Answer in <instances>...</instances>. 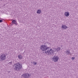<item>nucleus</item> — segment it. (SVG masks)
<instances>
[{
    "label": "nucleus",
    "instance_id": "f257e3e1",
    "mask_svg": "<svg viewBox=\"0 0 78 78\" xmlns=\"http://www.w3.org/2000/svg\"><path fill=\"white\" fill-rule=\"evenodd\" d=\"M51 47H47V46L42 45L40 48V50H41L42 51H45V53L46 55H51L52 54L54 51L53 50H52V49L51 48Z\"/></svg>",
    "mask_w": 78,
    "mask_h": 78
},
{
    "label": "nucleus",
    "instance_id": "f03ea898",
    "mask_svg": "<svg viewBox=\"0 0 78 78\" xmlns=\"http://www.w3.org/2000/svg\"><path fill=\"white\" fill-rule=\"evenodd\" d=\"M13 67L15 71H20L22 68V66L20 63H18L14 65Z\"/></svg>",
    "mask_w": 78,
    "mask_h": 78
},
{
    "label": "nucleus",
    "instance_id": "7ed1b4c3",
    "mask_svg": "<svg viewBox=\"0 0 78 78\" xmlns=\"http://www.w3.org/2000/svg\"><path fill=\"white\" fill-rule=\"evenodd\" d=\"M0 59L1 60V61H5L6 59V55L2 54L0 56Z\"/></svg>",
    "mask_w": 78,
    "mask_h": 78
},
{
    "label": "nucleus",
    "instance_id": "20e7f679",
    "mask_svg": "<svg viewBox=\"0 0 78 78\" xmlns=\"http://www.w3.org/2000/svg\"><path fill=\"white\" fill-rule=\"evenodd\" d=\"M59 59V57L57 56H56L55 55L53 58H52L53 60V61H54V62H57V61H58V59Z\"/></svg>",
    "mask_w": 78,
    "mask_h": 78
},
{
    "label": "nucleus",
    "instance_id": "39448f33",
    "mask_svg": "<svg viewBox=\"0 0 78 78\" xmlns=\"http://www.w3.org/2000/svg\"><path fill=\"white\" fill-rule=\"evenodd\" d=\"M22 76H23L25 78H28L30 77V74L28 73H26L24 74H23Z\"/></svg>",
    "mask_w": 78,
    "mask_h": 78
},
{
    "label": "nucleus",
    "instance_id": "423d86ee",
    "mask_svg": "<svg viewBox=\"0 0 78 78\" xmlns=\"http://www.w3.org/2000/svg\"><path fill=\"white\" fill-rule=\"evenodd\" d=\"M62 28L63 29V30H66L67 28H69L68 27H67L66 25H62Z\"/></svg>",
    "mask_w": 78,
    "mask_h": 78
},
{
    "label": "nucleus",
    "instance_id": "0eeeda50",
    "mask_svg": "<svg viewBox=\"0 0 78 78\" xmlns=\"http://www.w3.org/2000/svg\"><path fill=\"white\" fill-rule=\"evenodd\" d=\"M64 14L66 17H68V16H69V13L68 12H65Z\"/></svg>",
    "mask_w": 78,
    "mask_h": 78
},
{
    "label": "nucleus",
    "instance_id": "6e6552de",
    "mask_svg": "<svg viewBox=\"0 0 78 78\" xmlns=\"http://www.w3.org/2000/svg\"><path fill=\"white\" fill-rule=\"evenodd\" d=\"M18 58L19 59H22V58H23V57L22 56V55H19L18 56Z\"/></svg>",
    "mask_w": 78,
    "mask_h": 78
},
{
    "label": "nucleus",
    "instance_id": "1a4fd4ad",
    "mask_svg": "<svg viewBox=\"0 0 78 78\" xmlns=\"http://www.w3.org/2000/svg\"><path fill=\"white\" fill-rule=\"evenodd\" d=\"M37 14H41V10L40 9L38 10L37 12Z\"/></svg>",
    "mask_w": 78,
    "mask_h": 78
},
{
    "label": "nucleus",
    "instance_id": "9d476101",
    "mask_svg": "<svg viewBox=\"0 0 78 78\" xmlns=\"http://www.w3.org/2000/svg\"><path fill=\"white\" fill-rule=\"evenodd\" d=\"M66 53L67 55H70V50H68L66 52Z\"/></svg>",
    "mask_w": 78,
    "mask_h": 78
},
{
    "label": "nucleus",
    "instance_id": "9b49d317",
    "mask_svg": "<svg viewBox=\"0 0 78 78\" xmlns=\"http://www.w3.org/2000/svg\"><path fill=\"white\" fill-rule=\"evenodd\" d=\"M59 50H61V48L60 47H58L57 48V51H59Z\"/></svg>",
    "mask_w": 78,
    "mask_h": 78
},
{
    "label": "nucleus",
    "instance_id": "f8f14e48",
    "mask_svg": "<svg viewBox=\"0 0 78 78\" xmlns=\"http://www.w3.org/2000/svg\"><path fill=\"white\" fill-rule=\"evenodd\" d=\"M12 62H11L8 63V64H9V65H12Z\"/></svg>",
    "mask_w": 78,
    "mask_h": 78
},
{
    "label": "nucleus",
    "instance_id": "ddd939ff",
    "mask_svg": "<svg viewBox=\"0 0 78 78\" xmlns=\"http://www.w3.org/2000/svg\"><path fill=\"white\" fill-rule=\"evenodd\" d=\"M16 22V20H13L12 21V23H15V22Z\"/></svg>",
    "mask_w": 78,
    "mask_h": 78
},
{
    "label": "nucleus",
    "instance_id": "4468645a",
    "mask_svg": "<svg viewBox=\"0 0 78 78\" xmlns=\"http://www.w3.org/2000/svg\"><path fill=\"white\" fill-rule=\"evenodd\" d=\"M33 64L34 65H36L37 64V62H33Z\"/></svg>",
    "mask_w": 78,
    "mask_h": 78
},
{
    "label": "nucleus",
    "instance_id": "2eb2a0df",
    "mask_svg": "<svg viewBox=\"0 0 78 78\" xmlns=\"http://www.w3.org/2000/svg\"><path fill=\"white\" fill-rule=\"evenodd\" d=\"M3 22V20H0V23H1V22Z\"/></svg>",
    "mask_w": 78,
    "mask_h": 78
},
{
    "label": "nucleus",
    "instance_id": "dca6fc26",
    "mask_svg": "<svg viewBox=\"0 0 78 78\" xmlns=\"http://www.w3.org/2000/svg\"><path fill=\"white\" fill-rule=\"evenodd\" d=\"M74 59H75V57H72V59H73V60H74Z\"/></svg>",
    "mask_w": 78,
    "mask_h": 78
},
{
    "label": "nucleus",
    "instance_id": "f3484780",
    "mask_svg": "<svg viewBox=\"0 0 78 78\" xmlns=\"http://www.w3.org/2000/svg\"><path fill=\"white\" fill-rule=\"evenodd\" d=\"M47 44H49V45H50V44L48 42H47Z\"/></svg>",
    "mask_w": 78,
    "mask_h": 78
},
{
    "label": "nucleus",
    "instance_id": "a211bd4d",
    "mask_svg": "<svg viewBox=\"0 0 78 78\" xmlns=\"http://www.w3.org/2000/svg\"><path fill=\"white\" fill-rule=\"evenodd\" d=\"M14 24H15L16 25H17V23H16V22H15V23H14Z\"/></svg>",
    "mask_w": 78,
    "mask_h": 78
},
{
    "label": "nucleus",
    "instance_id": "6ab92c4d",
    "mask_svg": "<svg viewBox=\"0 0 78 78\" xmlns=\"http://www.w3.org/2000/svg\"><path fill=\"white\" fill-rule=\"evenodd\" d=\"M69 55H72V53H70V54H69Z\"/></svg>",
    "mask_w": 78,
    "mask_h": 78
}]
</instances>
